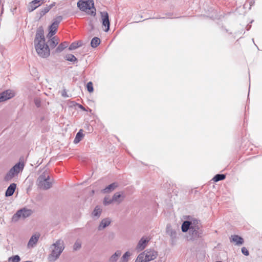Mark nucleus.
<instances>
[{
  "instance_id": "f257e3e1",
  "label": "nucleus",
  "mask_w": 262,
  "mask_h": 262,
  "mask_svg": "<svg viewBox=\"0 0 262 262\" xmlns=\"http://www.w3.org/2000/svg\"><path fill=\"white\" fill-rule=\"evenodd\" d=\"M35 50L41 57H47L50 55L49 46L45 43L44 32L42 27H39L36 31L34 40Z\"/></svg>"
},
{
  "instance_id": "f03ea898",
  "label": "nucleus",
  "mask_w": 262,
  "mask_h": 262,
  "mask_svg": "<svg viewBox=\"0 0 262 262\" xmlns=\"http://www.w3.org/2000/svg\"><path fill=\"white\" fill-rule=\"evenodd\" d=\"M65 248L64 241L58 239L51 244L49 247V254L48 260L49 262H55L57 260Z\"/></svg>"
},
{
  "instance_id": "7ed1b4c3",
  "label": "nucleus",
  "mask_w": 262,
  "mask_h": 262,
  "mask_svg": "<svg viewBox=\"0 0 262 262\" xmlns=\"http://www.w3.org/2000/svg\"><path fill=\"white\" fill-rule=\"evenodd\" d=\"M53 180L50 178L49 171L45 169L38 178L36 184L38 187L43 190L50 189L52 185Z\"/></svg>"
},
{
  "instance_id": "20e7f679",
  "label": "nucleus",
  "mask_w": 262,
  "mask_h": 262,
  "mask_svg": "<svg viewBox=\"0 0 262 262\" xmlns=\"http://www.w3.org/2000/svg\"><path fill=\"white\" fill-rule=\"evenodd\" d=\"M77 7L80 10L85 12L88 14L92 16L96 15V9L93 0L79 1L77 3Z\"/></svg>"
},
{
  "instance_id": "39448f33",
  "label": "nucleus",
  "mask_w": 262,
  "mask_h": 262,
  "mask_svg": "<svg viewBox=\"0 0 262 262\" xmlns=\"http://www.w3.org/2000/svg\"><path fill=\"white\" fill-rule=\"evenodd\" d=\"M24 166L25 163L24 161L22 160L19 161L18 163H16L7 172L5 177V180L7 181H10L13 178L17 176L19 172L23 170Z\"/></svg>"
},
{
  "instance_id": "423d86ee",
  "label": "nucleus",
  "mask_w": 262,
  "mask_h": 262,
  "mask_svg": "<svg viewBox=\"0 0 262 262\" xmlns=\"http://www.w3.org/2000/svg\"><path fill=\"white\" fill-rule=\"evenodd\" d=\"M202 234V232L200 230V224L198 221H197L189 230L187 239L189 241H194L199 238Z\"/></svg>"
},
{
  "instance_id": "0eeeda50",
  "label": "nucleus",
  "mask_w": 262,
  "mask_h": 262,
  "mask_svg": "<svg viewBox=\"0 0 262 262\" xmlns=\"http://www.w3.org/2000/svg\"><path fill=\"white\" fill-rule=\"evenodd\" d=\"M32 213V211L31 209L23 208L17 211L16 213L13 215L12 221L14 222H16L20 219H24L29 216Z\"/></svg>"
},
{
  "instance_id": "6e6552de",
  "label": "nucleus",
  "mask_w": 262,
  "mask_h": 262,
  "mask_svg": "<svg viewBox=\"0 0 262 262\" xmlns=\"http://www.w3.org/2000/svg\"><path fill=\"white\" fill-rule=\"evenodd\" d=\"M166 232L170 237L171 244L175 245L178 238L177 230L173 229L170 224H168L166 228Z\"/></svg>"
},
{
  "instance_id": "1a4fd4ad",
  "label": "nucleus",
  "mask_w": 262,
  "mask_h": 262,
  "mask_svg": "<svg viewBox=\"0 0 262 262\" xmlns=\"http://www.w3.org/2000/svg\"><path fill=\"white\" fill-rule=\"evenodd\" d=\"M150 238L148 236H143L139 241L136 247L138 252L143 250L147 246Z\"/></svg>"
},
{
  "instance_id": "9d476101",
  "label": "nucleus",
  "mask_w": 262,
  "mask_h": 262,
  "mask_svg": "<svg viewBox=\"0 0 262 262\" xmlns=\"http://www.w3.org/2000/svg\"><path fill=\"white\" fill-rule=\"evenodd\" d=\"M15 92L11 90H6L0 93V102L9 100L15 96Z\"/></svg>"
},
{
  "instance_id": "9b49d317",
  "label": "nucleus",
  "mask_w": 262,
  "mask_h": 262,
  "mask_svg": "<svg viewBox=\"0 0 262 262\" xmlns=\"http://www.w3.org/2000/svg\"><path fill=\"white\" fill-rule=\"evenodd\" d=\"M102 26L105 27V31L107 32L110 29V21L108 19V15L106 12H101Z\"/></svg>"
},
{
  "instance_id": "f8f14e48",
  "label": "nucleus",
  "mask_w": 262,
  "mask_h": 262,
  "mask_svg": "<svg viewBox=\"0 0 262 262\" xmlns=\"http://www.w3.org/2000/svg\"><path fill=\"white\" fill-rule=\"evenodd\" d=\"M198 220H194L191 221H184L181 226V229L182 232H186L189 231L191 226H192Z\"/></svg>"
},
{
  "instance_id": "ddd939ff",
  "label": "nucleus",
  "mask_w": 262,
  "mask_h": 262,
  "mask_svg": "<svg viewBox=\"0 0 262 262\" xmlns=\"http://www.w3.org/2000/svg\"><path fill=\"white\" fill-rule=\"evenodd\" d=\"M144 252L147 261L156 259L158 255L157 252L153 250H146Z\"/></svg>"
},
{
  "instance_id": "4468645a",
  "label": "nucleus",
  "mask_w": 262,
  "mask_h": 262,
  "mask_svg": "<svg viewBox=\"0 0 262 262\" xmlns=\"http://www.w3.org/2000/svg\"><path fill=\"white\" fill-rule=\"evenodd\" d=\"M102 208L100 206H96L91 213V216L94 220H97L100 216Z\"/></svg>"
},
{
  "instance_id": "2eb2a0df",
  "label": "nucleus",
  "mask_w": 262,
  "mask_h": 262,
  "mask_svg": "<svg viewBox=\"0 0 262 262\" xmlns=\"http://www.w3.org/2000/svg\"><path fill=\"white\" fill-rule=\"evenodd\" d=\"M230 239L231 242L234 243L237 246H241L244 243V239L237 235H231Z\"/></svg>"
},
{
  "instance_id": "dca6fc26",
  "label": "nucleus",
  "mask_w": 262,
  "mask_h": 262,
  "mask_svg": "<svg viewBox=\"0 0 262 262\" xmlns=\"http://www.w3.org/2000/svg\"><path fill=\"white\" fill-rule=\"evenodd\" d=\"M39 238V234H35L33 235L29 241V242L28 243V247L29 248L33 247L38 241Z\"/></svg>"
},
{
  "instance_id": "f3484780",
  "label": "nucleus",
  "mask_w": 262,
  "mask_h": 262,
  "mask_svg": "<svg viewBox=\"0 0 262 262\" xmlns=\"http://www.w3.org/2000/svg\"><path fill=\"white\" fill-rule=\"evenodd\" d=\"M111 223V220L110 218H105L101 220L98 226V230H102L108 226Z\"/></svg>"
},
{
  "instance_id": "a211bd4d",
  "label": "nucleus",
  "mask_w": 262,
  "mask_h": 262,
  "mask_svg": "<svg viewBox=\"0 0 262 262\" xmlns=\"http://www.w3.org/2000/svg\"><path fill=\"white\" fill-rule=\"evenodd\" d=\"M16 185L14 183L10 184V185L7 188L5 195L7 196H10L13 195L16 188Z\"/></svg>"
},
{
  "instance_id": "6ab92c4d",
  "label": "nucleus",
  "mask_w": 262,
  "mask_h": 262,
  "mask_svg": "<svg viewBox=\"0 0 262 262\" xmlns=\"http://www.w3.org/2000/svg\"><path fill=\"white\" fill-rule=\"evenodd\" d=\"M121 255L120 250H117L109 258L108 262H116Z\"/></svg>"
},
{
  "instance_id": "aec40b11",
  "label": "nucleus",
  "mask_w": 262,
  "mask_h": 262,
  "mask_svg": "<svg viewBox=\"0 0 262 262\" xmlns=\"http://www.w3.org/2000/svg\"><path fill=\"white\" fill-rule=\"evenodd\" d=\"M124 196L122 195V194L120 192L115 193L113 196V202H117L118 203H120L121 201H123Z\"/></svg>"
},
{
  "instance_id": "412c9836",
  "label": "nucleus",
  "mask_w": 262,
  "mask_h": 262,
  "mask_svg": "<svg viewBox=\"0 0 262 262\" xmlns=\"http://www.w3.org/2000/svg\"><path fill=\"white\" fill-rule=\"evenodd\" d=\"M58 26L56 25V24H52L50 27V32L48 34V36L49 37H51L56 33Z\"/></svg>"
},
{
  "instance_id": "4be33fe9",
  "label": "nucleus",
  "mask_w": 262,
  "mask_h": 262,
  "mask_svg": "<svg viewBox=\"0 0 262 262\" xmlns=\"http://www.w3.org/2000/svg\"><path fill=\"white\" fill-rule=\"evenodd\" d=\"M117 187V184L115 183H112L107 186L102 190L103 193H108L114 190Z\"/></svg>"
},
{
  "instance_id": "5701e85b",
  "label": "nucleus",
  "mask_w": 262,
  "mask_h": 262,
  "mask_svg": "<svg viewBox=\"0 0 262 262\" xmlns=\"http://www.w3.org/2000/svg\"><path fill=\"white\" fill-rule=\"evenodd\" d=\"M59 39L58 38H56V37H54L50 40L49 41V44L51 48H54L59 43Z\"/></svg>"
},
{
  "instance_id": "b1692460",
  "label": "nucleus",
  "mask_w": 262,
  "mask_h": 262,
  "mask_svg": "<svg viewBox=\"0 0 262 262\" xmlns=\"http://www.w3.org/2000/svg\"><path fill=\"white\" fill-rule=\"evenodd\" d=\"M69 43L67 41H64L63 43H60L56 49L57 53H60L62 51L68 46Z\"/></svg>"
},
{
  "instance_id": "393cba45",
  "label": "nucleus",
  "mask_w": 262,
  "mask_h": 262,
  "mask_svg": "<svg viewBox=\"0 0 262 262\" xmlns=\"http://www.w3.org/2000/svg\"><path fill=\"white\" fill-rule=\"evenodd\" d=\"M132 254V253L129 251L126 252L122 256L120 262H128Z\"/></svg>"
},
{
  "instance_id": "a878e982",
  "label": "nucleus",
  "mask_w": 262,
  "mask_h": 262,
  "mask_svg": "<svg viewBox=\"0 0 262 262\" xmlns=\"http://www.w3.org/2000/svg\"><path fill=\"white\" fill-rule=\"evenodd\" d=\"M82 130L80 129L76 134V137L74 139V142L76 144L79 143L83 137V134L82 132Z\"/></svg>"
},
{
  "instance_id": "bb28decb",
  "label": "nucleus",
  "mask_w": 262,
  "mask_h": 262,
  "mask_svg": "<svg viewBox=\"0 0 262 262\" xmlns=\"http://www.w3.org/2000/svg\"><path fill=\"white\" fill-rule=\"evenodd\" d=\"M135 262H147L144 252L138 256Z\"/></svg>"
},
{
  "instance_id": "cd10ccee",
  "label": "nucleus",
  "mask_w": 262,
  "mask_h": 262,
  "mask_svg": "<svg viewBox=\"0 0 262 262\" xmlns=\"http://www.w3.org/2000/svg\"><path fill=\"white\" fill-rule=\"evenodd\" d=\"M100 42V40L98 37H94L91 40V45L93 48L97 47Z\"/></svg>"
},
{
  "instance_id": "c85d7f7f",
  "label": "nucleus",
  "mask_w": 262,
  "mask_h": 262,
  "mask_svg": "<svg viewBox=\"0 0 262 262\" xmlns=\"http://www.w3.org/2000/svg\"><path fill=\"white\" fill-rule=\"evenodd\" d=\"M53 6V5H51L50 6H46V7L43 8L40 11V15L43 16L45 15L50 11V10L52 8Z\"/></svg>"
},
{
  "instance_id": "c756f323",
  "label": "nucleus",
  "mask_w": 262,
  "mask_h": 262,
  "mask_svg": "<svg viewBox=\"0 0 262 262\" xmlns=\"http://www.w3.org/2000/svg\"><path fill=\"white\" fill-rule=\"evenodd\" d=\"M81 46V43L80 42H73L69 47V50H73L77 49L78 47H80Z\"/></svg>"
},
{
  "instance_id": "7c9ffc66",
  "label": "nucleus",
  "mask_w": 262,
  "mask_h": 262,
  "mask_svg": "<svg viewBox=\"0 0 262 262\" xmlns=\"http://www.w3.org/2000/svg\"><path fill=\"white\" fill-rule=\"evenodd\" d=\"M226 177L225 174H217L215 176V177L213 178V180L214 182H218L219 181L223 180L225 179Z\"/></svg>"
},
{
  "instance_id": "2f4dec72",
  "label": "nucleus",
  "mask_w": 262,
  "mask_h": 262,
  "mask_svg": "<svg viewBox=\"0 0 262 262\" xmlns=\"http://www.w3.org/2000/svg\"><path fill=\"white\" fill-rule=\"evenodd\" d=\"M81 247V242L80 240H77L73 245V250H79Z\"/></svg>"
},
{
  "instance_id": "473e14b6",
  "label": "nucleus",
  "mask_w": 262,
  "mask_h": 262,
  "mask_svg": "<svg viewBox=\"0 0 262 262\" xmlns=\"http://www.w3.org/2000/svg\"><path fill=\"white\" fill-rule=\"evenodd\" d=\"M8 261V262H19L20 261V258L18 255H16L9 257Z\"/></svg>"
},
{
  "instance_id": "72a5a7b5",
  "label": "nucleus",
  "mask_w": 262,
  "mask_h": 262,
  "mask_svg": "<svg viewBox=\"0 0 262 262\" xmlns=\"http://www.w3.org/2000/svg\"><path fill=\"white\" fill-rule=\"evenodd\" d=\"M66 60L70 61H76L77 60V58L75 57L74 55L72 54H67L64 57Z\"/></svg>"
},
{
  "instance_id": "f704fd0d",
  "label": "nucleus",
  "mask_w": 262,
  "mask_h": 262,
  "mask_svg": "<svg viewBox=\"0 0 262 262\" xmlns=\"http://www.w3.org/2000/svg\"><path fill=\"white\" fill-rule=\"evenodd\" d=\"M38 7V5H35L33 2H31L28 6V10L32 12Z\"/></svg>"
},
{
  "instance_id": "c9c22d12",
  "label": "nucleus",
  "mask_w": 262,
  "mask_h": 262,
  "mask_svg": "<svg viewBox=\"0 0 262 262\" xmlns=\"http://www.w3.org/2000/svg\"><path fill=\"white\" fill-rule=\"evenodd\" d=\"M113 203V199H111L109 196H105L103 200V204L104 205H107Z\"/></svg>"
},
{
  "instance_id": "e433bc0d",
  "label": "nucleus",
  "mask_w": 262,
  "mask_h": 262,
  "mask_svg": "<svg viewBox=\"0 0 262 262\" xmlns=\"http://www.w3.org/2000/svg\"><path fill=\"white\" fill-rule=\"evenodd\" d=\"M87 90L89 92H93V83L92 82H89L87 83Z\"/></svg>"
},
{
  "instance_id": "4c0bfd02",
  "label": "nucleus",
  "mask_w": 262,
  "mask_h": 262,
  "mask_svg": "<svg viewBox=\"0 0 262 262\" xmlns=\"http://www.w3.org/2000/svg\"><path fill=\"white\" fill-rule=\"evenodd\" d=\"M62 19V17L61 16H57L53 21V24H56V25L58 26L59 24L60 23V21Z\"/></svg>"
},
{
  "instance_id": "58836bf2",
  "label": "nucleus",
  "mask_w": 262,
  "mask_h": 262,
  "mask_svg": "<svg viewBox=\"0 0 262 262\" xmlns=\"http://www.w3.org/2000/svg\"><path fill=\"white\" fill-rule=\"evenodd\" d=\"M34 103L35 104V105L37 107H40V103H41V101H40V99L37 98H35L34 99Z\"/></svg>"
},
{
  "instance_id": "ea45409f",
  "label": "nucleus",
  "mask_w": 262,
  "mask_h": 262,
  "mask_svg": "<svg viewBox=\"0 0 262 262\" xmlns=\"http://www.w3.org/2000/svg\"><path fill=\"white\" fill-rule=\"evenodd\" d=\"M242 252L246 256H248L249 254L248 250L245 247H243L242 248Z\"/></svg>"
},
{
  "instance_id": "a19ab883",
  "label": "nucleus",
  "mask_w": 262,
  "mask_h": 262,
  "mask_svg": "<svg viewBox=\"0 0 262 262\" xmlns=\"http://www.w3.org/2000/svg\"><path fill=\"white\" fill-rule=\"evenodd\" d=\"M62 95L63 96H64V97H66L67 96L66 92L64 91L63 92H62Z\"/></svg>"
}]
</instances>
